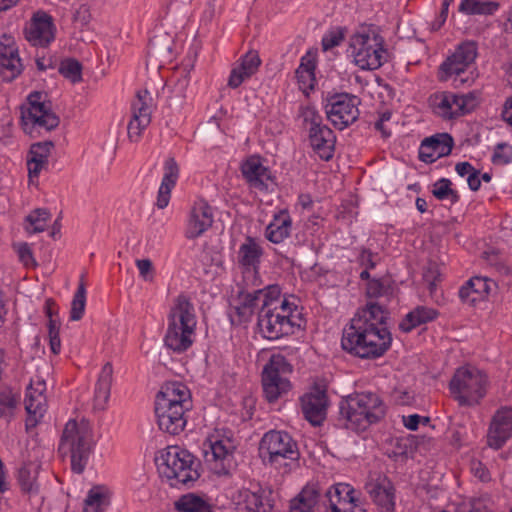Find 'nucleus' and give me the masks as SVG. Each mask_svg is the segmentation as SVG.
<instances>
[{
  "label": "nucleus",
  "mask_w": 512,
  "mask_h": 512,
  "mask_svg": "<svg viewBox=\"0 0 512 512\" xmlns=\"http://www.w3.org/2000/svg\"><path fill=\"white\" fill-rule=\"evenodd\" d=\"M387 410L388 406L378 393L354 392L341 398L338 421L347 429L363 432L381 422Z\"/></svg>",
  "instance_id": "1"
},
{
  "label": "nucleus",
  "mask_w": 512,
  "mask_h": 512,
  "mask_svg": "<svg viewBox=\"0 0 512 512\" xmlns=\"http://www.w3.org/2000/svg\"><path fill=\"white\" fill-rule=\"evenodd\" d=\"M192 408L191 393L181 382H166L155 400V414L159 429L177 435L186 426V412Z\"/></svg>",
  "instance_id": "2"
},
{
  "label": "nucleus",
  "mask_w": 512,
  "mask_h": 512,
  "mask_svg": "<svg viewBox=\"0 0 512 512\" xmlns=\"http://www.w3.org/2000/svg\"><path fill=\"white\" fill-rule=\"evenodd\" d=\"M392 342L388 329L374 328L360 317H353L342 334L341 346L347 353L362 359L383 355Z\"/></svg>",
  "instance_id": "3"
},
{
  "label": "nucleus",
  "mask_w": 512,
  "mask_h": 512,
  "mask_svg": "<svg viewBox=\"0 0 512 512\" xmlns=\"http://www.w3.org/2000/svg\"><path fill=\"white\" fill-rule=\"evenodd\" d=\"M197 320L194 305L190 299L180 294L174 299L167 317V330L164 343L174 352H184L191 347Z\"/></svg>",
  "instance_id": "4"
},
{
  "label": "nucleus",
  "mask_w": 512,
  "mask_h": 512,
  "mask_svg": "<svg viewBox=\"0 0 512 512\" xmlns=\"http://www.w3.org/2000/svg\"><path fill=\"white\" fill-rule=\"evenodd\" d=\"M158 470L172 487H190L200 477L199 462L187 450L179 446H169L157 458Z\"/></svg>",
  "instance_id": "5"
},
{
  "label": "nucleus",
  "mask_w": 512,
  "mask_h": 512,
  "mask_svg": "<svg viewBox=\"0 0 512 512\" xmlns=\"http://www.w3.org/2000/svg\"><path fill=\"white\" fill-rule=\"evenodd\" d=\"M92 449V432L88 423L69 420L62 433L59 451L65 455L70 454L74 473L81 474L85 470Z\"/></svg>",
  "instance_id": "6"
},
{
  "label": "nucleus",
  "mask_w": 512,
  "mask_h": 512,
  "mask_svg": "<svg viewBox=\"0 0 512 512\" xmlns=\"http://www.w3.org/2000/svg\"><path fill=\"white\" fill-rule=\"evenodd\" d=\"M297 305L284 299L279 307L259 310L257 325L260 333L269 340L291 335L301 327Z\"/></svg>",
  "instance_id": "7"
},
{
  "label": "nucleus",
  "mask_w": 512,
  "mask_h": 512,
  "mask_svg": "<svg viewBox=\"0 0 512 512\" xmlns=\"http://www.w3.org/2000/svg\"><path fill=\"white\" fill-rule=\"evenodd\" d=\"M354 63L362 70H375L388 61L384 39L372 30H363L351 36L349 49Z\"/></svg>",
  "instance_id": "8"
},
{
  "label": "nucleus",
  "mask_w": 512,
  "mask_h": 512,
  "mask_svg": "<svg viewBox=\"0 0 512 512\" xmlns=\"http://www.w3.org/2000/svg\"><path fill=\"white\" fill-rule=\"evenodd\" d=\"M487 377L475 367L458 368L452 377L449 388L453 398L461 406H473L486 393Z\"/></svg>",
  "instance_id": "9"
},
{
  "label": "nucleus",
  "mask_w": 512,
  "mask_h": 512,
  "mask_svg": "<svg viewBox=\"0 0 512 512\" xmlns=\"http://www.w3.org/2000/svg\"><path fill=\"white\" fill-rule=\"evenodd\" d=\"M477 57V46L472 41H466L459 44L455 51L446 58L440 65L439 79L447 81L454 76L455 85L474 82L476 74L474 71H468Z\"/></svg>",
  "instance_id": "10"
},
{
  "label": "nucleus",
  "mask_w": 512,
  "mask_h": 512,
  "mask_svg": "<svg viewBox=\"0 0 512 512\" xmlns=\"http://www.w3.org/2000/svg\"><path fill=\"white\" fill-rule=\"evenodd\" d=\"M42 92H32L27 98V106L21 109L23 130L32 134L35 128L51 131L59 125V117L51 110V103Z\"/></svg>",
  "instance_id": "11"
},
{
  "label": "nucleus",
  "mask_w": 512,
  "mask_h": 512,
  "mask_svg": "<svg viewBox=\"0 0 512 512\" xmlns=\"http://www.w3.org/2000/svg\"><path fill=\"white\" fill-rule=\"evenodd\" d=\"M291 372L292 366L283 355L270 357L262 372L263 393L268 402H276L290 390L291 384L286 376Z\"/></svg>",
  "instance_id": "12"
},
{
  "label": "nucleus",
  "mask_w": 512,
  "mask_h": 512,
  "mask_svg": "<svg viewBox=\"0 0 512 512\" xmlns=\"http://www.w3.org/2000/svg\"><path fill=\"white\" fill-rule=\"evenodd\" d=\"M259 454L263 461L271 464L280 459H298L299 452L296 442L284 431L271 430L266 432L259 444Z\"/></svg>",
  "instance_id": "13"
},
{
  "label": "nucleus",
  "mask_w": 512,
  "mask_h": 512,
  "mask_svg": "<svg viewBox=\"0 0 512 512\" xmlns=\"http://www.w3.org/2000/svg\"><path fill=\"white\" fill-rule=\"evenodd\" d=\"M361 100L349 93H339L328 98L326 114L334 127L343 130L353 124L359 117Z\"/></svg>",
  "instance_id": "14"
},
{
  "label": "nucleus",
  "mask_w": 512,
  "mask_h": 512,
  "mask_svg": "<svg viewBox=\"0 0 512 512\" xmlns=\"http://www.w3.org/2000/svg\"><path fill=\"white\" fill-rule=\"evenodd\" d=\"M234 503L236 512H272L274 492L270 486L252 484L250 488L237 492Z\"/></svg>",
  "instance_id": "15"
},
{
  "label": "nucleus",
  "mask_w": 512,
  "mask_h": 512,
  "mask_svg": "<svg viewBox=\"0 0 512 512\" xmlns=\"http://www.w3.org/2000/svg\"><path fill=\"white\" fill-rule=\"evenodd\" d=\"M472 93L458 95L452 92L436 93L431 97L433 111L444 119H452L470 112L475 106Z\"/></svg>",
  "instance_id": "16"
},
{
  "label": "nucleus",
  "mask_w": 512,
  "mask_h": 512,
  "mask_svg": "<svg viewBox=\"0 0 512 512\" xmlns=\"http://www.w3.org/2000/svg\"><path fill=\"white\" fill-rule=\"evenodd\" d=\"M320 117L314 111L305 115V121H310L309 129L310 144L315 153L325 161L333 157L336 136L334 132L326 125L320 123Z\"/></svg>",
  "instance_id": "17"
},
{
  "label": "nucleus",
  "mask_w": 512,
  "mask_h": 512,
  "mask_svg": "<svg viewBox=\"0 0 512 512\" xmlns=\"http://www.w3.org/2000/svg\"><path fill=\"white\" fill-rule=\"evenodd\" d=\"M55 31L52 16L37 11L25 28V38L33 46L47 47L55 39Z\"/></svg>",
  "instance_id": "18"
},
{
  "label": "nucleus",
  "mask_w": 512,
  "mask_h": 512,
  "mask_svg": "<svg viewBox=\"0 0 512 512\" xmlns=\"http://www.w3.org/2000/svg\"><path fill=\"white\" fill-rule=\"evenodd\" d=\"M152 98L147 90L139 91L132 103V118L128 123V137L131 141H138L143 131L151 122Z\"/></svg>",
  "instance_id": "19"
},
{
  "label": "nucleus",
  "mask_w": 512,
  "mask_h": 512,
  "mask_svg": "<svg viewBox=\"0 0 512 512\" xmlns=\"http://www.w3.org/2000/svg\"><path fill=\"white\" fill-rule=\"evenodd\" d=\"M234 450L235 446L229 439L211 441L209 450L205 451V460L216 474L228 475L235 466Z\"/></svg>",
  "instance_id": "20"
},
{
  "label": "nucleus",
  "mask_w": 512,
  "mask_h": 512,
  "mask_svg": "<svg viewBox=\"0 0 512 512\" xmlns=\"http://www.w3.org/2000/svg\"><path fill=\"white\" fill-rule=\"evenodd\" d=\"M302 413L313 426L321 425L326 418L328 397L326 391L315 386L301 398Z\"/></svg>",
  "instance_id": "21"
},
{
  "label": "nucleus",
  "mask_w": 512,
  "mask_h": 512,
  "mask_svg": "<svg viewBox=\"0 0 512 512\" xmlns=\"http://www.w3.org/2000/svg\"><path fill=\"white\" fill-rule=\"evenodd\" d=\"M512 436V408L502 407L492 418L487 444L493 449H500Z\"/></svg>",
  "instance_id": "22"
},
{
  "label": "nucleus",
  "mask_w": 512,
  "mask_h": 512,
  "mask_svg": "<svg viewBox=\"0 0 512 512\" xmlns=\"http://www.w3.org/2000/svg\"><path fill=\"white\" fill-rule=\"evenodd\" d=\"M241 172L251 189L268 191L274 184L271 171L257 156L246 159L241 165Z\"/></svg>",
  "instance_id": "23"
},
{
  "label": "nucleus",
  "mask_w": 512,
  "mask_h": 512,
  "mask_svg": "<svg viewBox=\"0 0 512 512\" xmlns=\"http://www.w3.org/2000/svg\"><path fill=\"white\" fill-rule=\"evenodd\" d=\"M213 221L211 206L204 200L196 201L189 213L185 236L188 239L200 237L212 226Z\"/></svg>",
  "instance_id": "24"
},
{
  "label": "nucleus",
  "mask_w": 512,
  "mask_h": 512,
  "mask_svg": "<svg viewBox=\"0 0 512 512\" xmlns=\"http://www.w3.org/2000/svg\"><path fill=\"white\" fill-rule=\"evenodd\" d=\"M454 140L448 133H437L425 138L419 148V159L425 163H433L441 157L450 155Z\"/></svg>",
  "instance_id": "25"
},
{
  "label": "nucleus",
  "mask_w": 512,
  "mask_h": 512,
  "mask_svg": "<svg viewBox=\"0 0 512 512\" xmlns=\"http://www.w3.org/2000/svg\"><path fill=\"white\" fill-rule=\"evenodd\" d=\"M365 489L375 504L383 511L392 512L395 507V493L391 481L384 475H378L366 483Z\"/></svg>",
  "instance_id": "26"
},
{
  "label": "nucleus",
  "mask_w": 512,
  "mask_h": 512,
  "mask_svg": "<svg viewBox=\"0 0 512 512\" xmlns=\"http://www.w3.org/2000/svg\"><path fill=\"white\" fill-rule=\"evenodd\" d=\"M261 64V59L256 51L250 50L240 59V64L235 66L230 73L228 86L238 88L245 80L254 75Z\"/></svg>",
  "instance_id": "27"
},
{
  "label": "nucleus",
  "mask_w": 512,
  "mask_h": 512,
  "mask_svg": "<svg viewBox=\"0 0 512 512\" xmlns=\"http://www.w3.org/2000/svg\"><path fill=\"white\" fill-rule=\"evenodd\" d=\"M23 65L14 45L0 44V75L3 81L11 82L22 72Z\"/></svg>",
  "instance_id": "28"
},
{
  "label": "nucleus",
  "mask_w": 512,
  "mask_h": 512,
  "mask_svg": "<svg viewBox=\"0 0 512 512\" xmlns=\"http://www.w3.org/2000/svg\"><path fill=\"white\" fill-rule=\"evenodd\" d=\"M322 497L321 489L315 484H307L290 500L289 512H317Z\"/></svg>",
  "instance_id": "29"
},
{
  "label": "nucleus",
  "mask_w": 512,
  "mask_h": 512,
  "mask_svg": "<svg viewBox=\"0 0 512 512\" xmlns=\"http://www.w3.org/2000/svg\"><path fill=\"white\" fill-rule=\"evenodd\" d=\"M261 308V301L256 290L251 292L241 291L234 303L231 305L233 314L231 317H237L238 323L249 322L257 309Z\"/></svg>",
  "instance_id": "30"
},
{
  "label": "nucleus",
  "mask_w": 512,
  "mask_h": 512,
  "mask_svg": "<svg viewBox=\"0 0 512 512\" xmlns=\"http://www.w3.org/2000/svg\"><path fill=\"white\" fill-rule=\"evenodd\" d=\"M179 176V167L175 159L170 157L164 163V174L161 185L158 190L156 205L159 209H164L168 206L171 196V191L176 185Z\"/></svg>",
  "instance_id": "31"
},
{
  "label": "nucleus",
  "mask_w": 512,
  "mask_h": 512,
  "mask_svg": "<svg viewBox=\"0 0 512 512\" xmlns=\"http://www.w3.org/2000/svg\"><path fill=\"white\" fill-rule=\"evenodd\" d=\"M492 285L493 282L488 278L472 277L459 289V297L462 302L474 304L490 293Z\"/></svg>",
  "instance_id": "32"
},
{
  "label": "nucleus",
  "mask_w": 512,
  "mask_h": 512,
  "mask_svg": "<svg viewBox=\"0 0 512 512\" xmlns=\"http://www.w3.org/2000/svg\"><path fill=\"white\" fill-rule=\"evenodd\" d=\"M291 227L292 219L289 213L286 210H281L274 215L266 227L265 236L272 243H282L290 236Z\"/></svg>",
  "instance_id": "33"
},
{
  "label": "nucleus",
  "mask_w": 512,
  "mask_h": 512,
  "mask_svg": "<svg viewBox=\"0 0 512 512\" xmlns=\"http://www.w3.org/2000/svg\"><path fill=\"white\" fill-rule=\"evenodd\" d=\"M113 381V367L107 362L102 367L94 391V408L104 410L110 397Z\"/></svg>",
  "instance_id": "34"
},
{
  "label": "nucleus",
  "mask_w": 512,
  "mask_h": 512,
  "mask_svg": "<svg viewBox=\"0 0 512 512\" xmlns=\"http://www.w3.org/2000/svg\"><path fill=\"white\" fill-rule=\"evenodd\" d=\"M54 147L50 141L35 143L31 146L29 159L27 160L28 173L30 178H37L41 170L47 166L48 158Z\"/></svg>",
  "instance_id": "35"
},
{
  "label": "nucleus",
  "mask_w": 512,
  "mask_h": 512,
  "mask_svg": "<svg viewBox=\"0 0 512 512\" xmlns=\"http://www.w3.org/2000/svg\"><path fill=\"white\" fill-rule=\"evenodd\" d=\"M110 505L109 491L105 486H93L84 500L83 512H105Z\"/></svg>",
  "instance_id": "36"
},
{
  "label": "nucleus",
  "mask_w": 512,
  "mask_h": 512,
  "mask_svg": "<svg viewBox=\"0 0 512 512\" xmlns=\"http://www.w3.org/2000/svg\"><path fill=\"white\" fill-rule=\"evenodd\" d=\"M387 311L380 302H369L366 307L357 312L354 317H360L366 324H372L374 328L388 329L386 327Z\"/></svg>",
  "instance_id": "37"
},
{
  "label": "nucleus",
  "mask_w": 512,
  "mask_h": 512,
  "mask_svg": "<svg viewBox=\"0 0 512 512\" xmlns=\"http://www.w3.org/2000/svg\"><path fill=\"white\" fill-rule=\"evenodd\" d=\"M437 315L433 308L418 306L406 315L399 327L404 332H410L413 328L434 320Z\"/></svg>",
  "instance_id": "38"
},
{
  "label": "nucleus",
  "mask_w": 512,
  "mask_h": 512,
  "mask_svg": "<svg viewBox=\"0 0 512 512\" xmlns=\"http://www.w3.org/2000/svg\"><path fill=\"white\" fill-rule=\"evenodd\" d=\"M355 490L352 486L346 483H338L331 486L326 492L325 497L328 500L330 512H336V505L338 502L352 503L358 501L355 497Z\"/></svg>",
  "instance_id": "39"
},
{
  "label": "nucleus",
  "mask_w": 512,
  "mask_h": 512,
  "mask_svg": "<svg viewBox=\"0 0 512 512\" xmlns=\"http://www.w3.org/2000/svg\"><path fill=\"white\" fill-rule=\"evenodd\" d=\"M263 254L261 246L251 237H247L242 243L238 251L239 263L245 267L256 268L260 263Z\"/></svg>",
  "instance_id": "40"
},
{
  "label": "nucleus",
  "mask_w": 512,
  "mask_h": 512,
  "mask_svg": "<svg viewBox=\"0 0 512 512\" xmlns=\"http://www.w3.org/2000/svg\"><path fill=\"white\" fill-rule=\"evenodd\" d=\"M499 9V3L492 0H462L459 12L466 15H493Z\"/></svg>",
  "instance_id": "41"
},
{
  "label": "nucleus",
  "mask_w": 512,
  "mask_h": 512,
  "mask_svg": "<svg viewBox=\"0 0 512 512\" xmlns=\"http://www.w3.org/2000/svg\"><path fill=\"white\" fill-rule=\"evenodd\" d=\"M175 508L179 512H211L208 502L193 493L181 496L175 502Z\"/></svg>",
  "instance_id": "42"
},
{
  "label": "nucleus",
  "mask_w": 512,
  "mask_h": 512,
  "mask_svg": "<svg viewBox=\"0 0 512 512\" xmlns=\"http://www.w3.org/2000/svg\"><path fill=\"white\" fill-rule=\"evenodd\" d=\"M314 70L315 62L310 58L303 57L295 74L299 84V88L304 92L314 88Z\"/></svg>",
  "instance_id": "43"
},
{
  "label": "nucleus",
  "mask_w": 512,
  "mask_h": 512,
  "mask_svg": "<svg viewBox=\"0 0 512 512\" xmlns=\"http://www.w3.org/2000/svg\"><path fill=\"white\" fill-rule=\"evenodd\" d=\"M51 213L46 208H37L31 211L25 218V230L28 233H40L46 229Z\"/></svg>",
  "instance_id": "44"
},
{
  "label": "nucleus",
  "mask_w": 512,
  "mask_h": 512,
  "mask_svg": "<svg viewBox=\"0 0 512 512\" xmlns=\"http://www.w3.org/2000/svg\"><path fill=\"white\" fill-rule=\"evenodd\" d=\"M37 473V469L31 466H23L19 469L18 482L23 493L29 496L38 494Z\"/></svg>",
  "instance_id": "45"
},
{
  "label": "nucleus",
  "mask_w": 512,
  "mask_h": 512,
  "mask_svg": "<svg viewBox=\"0 0 512 512\" xmlns=\"http://www.w3.org/2000/svg\"><path fill=\"white\" fill-rule=\"evenodd\" d=\"M256 292L261 301V308L259 310L279 307L285 299H281V289L280 286L276 284L268 285L262 289H256Z\"/></svg>",
  "instance_id": "46"
},
{
  "label": "nucleus",
  "mask_w": 512,
  "mask_h": 512,
  "mask_svg": "<svg viewBox=\"0 0 512 512\" xmlns=\"http://www.w3.org/2000/svg\"><path fill=\"white\" fill-rule=\"evenodd\" d=\"M452 182L448 178L437 180L432 186V194L438 200H449L451 204L459 201V194L451 188Z\"/></svg>",
  "instance_id": "47"
},
{
  "label": "nucleus",
  "mask_w": 512,
  "mask_h": 512,
  "mask_svg": "<svg viewBox=\"0 0 512 512\" xmlns=\"http://www.w3.org/2000/svg\"><path fill=\"white\" fill-rule=\"evenodd\" d=\"M18 398V395L11 389H5L0 392V417L5 419L8 423L14 417Z\"/></svg>",
  "instance_id": "48"
},
{
  "label": "nucleus",
  "mask_w": 512,
  "mask_h": 512,
  "mask_svg": "<svg viewBox=\"0 0 512 512\" xmlns=\"http://www.w3.org/2000/svg\"><path fill=\"white\" fill-rule=\"evenodd\" d=\"M86 305V290L84 284L81 283L74 294L72 303H71V311H70V319L72 321H78L83 317Z\"/></svg>",
  "instance_id": "49"
},
{
  "label": "nucleus",
  "mask_w": 512,
  "mask_h": 512,
  "mask_svg": "<svg viewBox=\"0 0 512 512\" xmlns=\"http://www.w3.org/2000/svg\"><path fill=\"white\" fill-rule=\"evenodd\" d=\"M81 64L75 59H65L60 63L59 73L73 83L81 80Z\"/></svg>",
  "instance_id": "50"
},
{
  "label": "nucleus",
  "mask_w": 512,
  "mask_h": 512,
  "mask_svg": "<svg viewBox=\"0 0 512 512\" xmlns=\"http://www.w3.org/2000/svg\"><path fill=\"white\" fill-rule=\"evenodd\" d=\"M492 162L496 165H506L512 162V145L498 143L495 147Z\"/></svg>",
  "instance_id": "51"
},
{
  "label": "nucleus",
  "mask_w": 512,
  "mask_h": 512,
  "mask_svg": "<svg viewBox=\"0 0 512 512\" xmlns=\"http://www.w3.org/2000/svg\"><path fill=\"white\" fill-rule=\"evenodd\" d=\"M47 408L46 396H37L25 399V409L27 413H33L37 415H44Z\"/></svg>",
  "instance_id": "52"
},
{
  "label": "nucleus",
  "mask_w": 512,
  "mask_h": 512,
  "mask_svg": "<svg viewBox=\"0 0 512 512\" xmlns=\"http://www.w3.org/2000/svg\"><path fill=\"white\" fill-rule=\"evenodd\" d=\"M390 290L391 289L388 285L378 279L370 280L367 284V296L369 298H380L387 296Z\"/></svg>",
  "instance_id": "53"
},
{
  "label": "nucleus",
  "mask_w": 512,
  "mask_h": 512,
  "mask_svg": "<svg viewBox=\"0 0 512 512\" xmlns=\"http://www.w3.org/2000/svg\"><path fill=\"white\" fill-rule=\"evenodd\" d=\"M379 261V256L377 253H373L372 251L362 248L358 255L359 264L366 269H374Z\"/></svg>",
  "instance_id": "54"
},
{
  "label": "nucleus",
  "mask_w": 512,
  "mask_h": 512,
  "mask_svg": "<svg viewBox=\"0 0 512 512\" xmlns=\"http://www.w3.org/2000/svg\"><path fill=\"white\" fill-rule=\"evenodd\" d=\"M46 391V382L41 377H36L35 379H32L29 386L27 387L26 391V397L25 399L30 398V396L37 397L39 396H45Z\"/></svg>",
  "instance_id": "55"
},
{
  "label": "nucleus",
  "mask_w": 512,
  "mask_h": 512,
  "mask_svg": "<svg viewBox=\"0 0 512 512\" xmlns=\"http://www.w3.org/2000/svg\"><path fill=\"white\" fill-rule=\"evenodd\" d=\"M343 34L341 31H330L327 34H325L322 38V47L323 50L327 51L330 50L338 45L343 40Z\"/></svg>",
  "instance_id": "56"
},
{
  "label": "nucleus",
  "mask_w": 512,
  "mask_h": 512,
  "mask_svg": "<svg viewBox=\"0 0 512 512\" xmlns=\"http://www.w3.org/2000/svg\"><path fill=\"white\" fill-rule=\"evenodd\" d=\"M136 266L139 270L140 276L145 281H152V279H153V264L149 259L136 260Z\"/></svg>",
  "instance_id": "57"
},
{
  "label": "nucleus",
  "mask_w": 512,
  "mask_h": 512,
  "mask_svg": "<svg viewBox=\"0 0 512 512\" xmlns=\"http://www.w3.org/2000/svg\"><path fill=\"white\" fill-rule=\"evenodd\" d=\"M439 276L440 274L438 273L437 267L435 265L428 267V269L424 272V281L427 283L431 294L436 290Z\"/></svg>",
  "instance_id": "58"
},
{
  "label": "nucleus",
  "mask_w": 512,
  "mask_h": 512,
  "mask_svg": "<svg viewBox=\"0 0 512 512\" xmlns=\"http://www.w3.org/2000/svg\"><path fill=\"white\" fill-rule=\"evenodd\" d=\"M90 19L91 14L89 7L85 4L80 5L74 13V20L81 25H86L89 23Z\"/></svg>",
  "instance_id": "59"
},
{
  "label": "nucleus",
  "mask_w": 512,
  "mask_h": 512,
  "mask_svg": "<svg viewBox=\"0 0 512 512\" xmlns=\"http://www.w3.org/2000/svg\"><path fill=\"white\" fill-rule=\"evenodd\" d=\"M471 469L475 477L479 478L481 481L487 482L490 480L489 471L481 462L473 463Z\"/></svg>",
  "instance_id": "60"
},
{
  "label": "nucleus",
  "mask_w": 512,
  "mask_h": 512,
  "mask_svg": "<svg viewBox=\"0 0 512 512\" xmlns=\"http://www.w3.org/2000/svg\"><path fill=\"white\" fill-rule=\"evenodd\" d=\"M336 512H366L360 505L357 504V501L352 503L348 502H338V506H335Z\"/></svg>",
  "instance_id": "61"
},
{
  "label": "nucleus",
  "mask_w": 512,
  "mask_h": 512,
  "mask_svg": "<svg viewBox=\"0 0 512 512\" xmlns=\"http://www.w3.org/2000/svg\"><path fill=\"white\" fill-rule=\"evenodd\" d=\"M453 2H454V0H443L440 15L434 24V27L436 29L440 28L445 23L447 16H448L449 6Z\"/></svg>",
  "instance_id": "62"
},
{
  "label": "nucleus",
  "mask_w": 512,
  "mask_h": 512,
  "mask_svg": "<svg viewBox=\"0 0 512 512\" xmlns=\"http://www.w3.org/2000/svg\"><path fill=\"white\" fill-rule=\"evenodd\" d=\"M420 419L421 417L418 414L403 416V424L407 429L415 431L418 429Z\"/></svg>",
  "instance_id": "63"
},
{
  "label": "nucleus",
  "mask_w": 512,
  "mask_h": 512,
  "mask_svg": "<svg viewBox=\"0 0 512 512\" xmlns=\"http://www.w3.org/2000/svg\"><path fill=\"white\" fill-rule=\"evenodd\" d=\"M468 186L472 191L479 190L481 186L480 171L475 169L467 178Z\"/></svg>",
  "instance_id": "64"
}]
</instances>
